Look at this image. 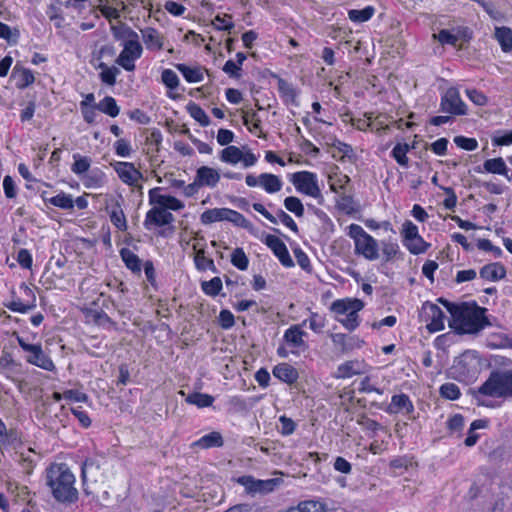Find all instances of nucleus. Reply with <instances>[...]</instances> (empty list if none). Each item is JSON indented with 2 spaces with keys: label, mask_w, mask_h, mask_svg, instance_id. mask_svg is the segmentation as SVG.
Returning <instances> with one entry per match:
<instances>
[{
  "label": "nucleus",
  "mask_w": 512,
  "mask_h": 512,
  "mask_svg": "<svg viewBox=\"0 0 512 512\" xmlns=\"http://www.w3.org/2000/svg\"><path fill=\"white\" fill-rule=\"evenodd\" d=\"M152 206L153 207L147 211L143 222L147 230L170 225L174 222V216L170 211L159 208L157 205Z\"/></svg>",
  "instance_id": "obj_15"
},
{
  "label": "nucleus",
  "mask_w": 512,
  "mask_h": 512,
  "mask_svg": "<svg viewBox=\"0 0 512 512\" xmlns=\"http://www.w3.org/2000/svg\"><path fill=\"white\" fill-rule=\"evenodd\" d=\"M96 108L109 115L110 117H116L120 113V108L116 103V100L111 96L104 97L97 105Z\"/></svg>",
  "instance_id": "obj_40"
},
{
  "label": "nucleus",
  "mask_w": 512,
  "mask_h": 512,
  "mask_svg": "<svg viewBox=\"0 0 512 512\" xmlns=\"http://www.w3.org/2000/svg\"><path fill=\"white\" fill-rule=\"evenodd\" d=\"M193 249L196 250L195 256H194V263L199 271H206L211 270L213 272H216V267L214 264V261L208 257L205 256L204 249H197V246L194 244Z\"/></svg>",
  "instance_id": "obj_32"
},
{
  "label": "nucleus",
  "mask_w": 512,
  "mask_h": 512,
  "mask_svg": "<svg viewBox=\"0 0 512 512\" xmlns=\"http://www.w3.org/2000/svg\"><path fill=\"white\" fill-rule=\"evenodd\" d=\"M291 182L299 193L312 197L316 199L319 204H323L324 197L315 173L310 171L296 172L292 174Z\"/></svg>",
  "instance_id": "obj_8"
},
{
  "label": "nucleus",
  "mask_w": 512,
  "mask_h": 512,
  "mask_svg": "<svg viewBox=\"0 0 512 512\" xmlns=\"http://www.w3.org/2000/svg\"><path fill=\"white\" fill-rule=\"evenodd\" d=\"M287 512H326V506L318 500H307L289 508Z\"/></svg>",
  "instance_id": "obj_34"
},
{
  "label": "nucleus",
  "mask_w": 512,
  "mask_h": 512,
  "mask_svg": "<svg viewBox=\"0 0 512 512\" xmlns=\"http://www.w3.org/2000/svg\"><path fill=\"white\" fill-rule=\"evenodd\" d=\"M20 289L23 290L25 295L31 298L30 303H23L20 300L12 301L7 307L13 312L26 313L36 307V298L31 288L26 284H22Z\"/></svg>",
  "instance_id": "obj_26"
},
{
  "label": "nucleus",
  "mask_w": 512,
  "mask_h": 512,
  "mask_svg": "<svg viewBox=\"0 0 512 512\" xmlns=\"http://www.w3.org/2000/svg\"><path fill=\"white\" fill-rule=\"evenodd\" d=\"M98 67L101 69V81L109 86L115 85L116 77L120 73L119 69L114 66L109 67L104 62H101Z\"/></svg>",
  "instance_id": "obj_44"
},
{
  "label": "nucleus",
  "mask_w": 512,
  "mask_h": 512,
  "mask_svg": "<svg viewBox=\"0 0 512 512\" xmlns=\"http://www.w3.org/2000/svg\"><path fill=\"white\" fill-rule=\"evenodd\" d=\"M495 38L499 42L502 51H512V30L508 27H496Z\"/></svg>",
  "instance_id": "obj_35"
},
{
  "label": "nucleus",
  "mask_w": 512,
  "mask_h": 512,
  "mask_svg": "<svg viewBox=\"0 0 512 512\" xmlns=\"http://www.w3.org/2000/svg\"><path fill=\"white\" fill-rule=\"evenodd\" d=\"M440 108L442 112L451 115H465L467 106L460 97L458 89L451 87L441 97Z\"/></svg>",
  "instance_id": "obj_13"
},
{
  "label": "nucleus",
  "mask_w": 512,
  "mask_h": 512,
  "mask_svg": "<svg viewBox=\"0 0 512 512\" xmlns=\"http://www.w3.org/2000/svg\"><path fill=\"white\" fill-rule=\"evenodd\" d=\"M245 183L251 188L261 187L268 194L278 193L283 187L282 179L272 173H261L258 176L248 174L245 177Z\"/></svg>",
  "instance_id": "obj_11"
},
{
  "label": "nucleus",
  "mask_w": 512,
  "mask_h": 512,
  "mask_svg": "<svg viewBox=\"0 0 512 512\" xmlns=\"http://www.w3.org/2000/svg\"><path fill=\"white\" fill-rule=\"evenodd\" d=\"M225 217L226 208H213L204 211L200 216V220L202 224L208 225L215 222L225 221Z\"/></svg>",
  "instance_id": "obj_37"
},
{
  "label": "nucleus",
  "mask_w": 512,
  "mask_h": 512,
  "mask_svg": "<svg viewBox=\"0 0 512 512\" xmlns=\"http://www.w3.org/2000/svg\"><path fill=\"white\" fill-rule=\"evenodd\" d=\"M225 221L232 222L233 224L248 229L251 227V223L247 220L241 213L238 211L232 210L230 208H226V217Z\"/></svg>",
  "instance_id": "obj_50"
},
{
  "label": "nucleus",
  "mask_w": 512,
  "mask_h": 512,
  "mask_svg": "<svg viewBox=\"0 0 512 512\" xmlns=\"http://www.w3.org/2000/svg\"><path fill=\"white\" fill-rule=\"evenodd\" d=\"M81 181L86 188L97 189L105 184L106 175L101 169L95 168L84 174Z\"/></svg>",
  "instance_id": "obj_25"
},
{
  "label": "nucleus",
  "mask_w": 512,
  "mask_h": 512,
  "mask_svg": "<svg viewBox=\"0 0 512 512\" xmlns=\"http://www.w3.org/2000/svg\"><path fill=\"white\" fill-rule=\"evenodd\" d=\"M309 324V328L315 333H321L323 328L325 327V318L320 316L317 313H312L309 319H306L302 322L301 326Z\"/></svg>",
  "instance_id": "obj_59"
},
{
  "label": "nucleus",
  "mask_w": 512,
  "mask_h": 512,
  "mask_svg": "<svg viewBox=\"0 0 512 512\" xmlns=\"http://www.w3.org/2000/svg\"><path fill=\"white\" fill-rule=\"evenodd\" d=\"M161 80L163 84L171 90H175L179 85V78L171 69H164L162 71Z\"/></svg>",
  "instance_id": "obj_60"
},
{
  "label": "nucleus",
  "mask_w": 512,
  "mask_h": 512,
  "mask_svg": "<svg viewBox=\"0 0 512 512\" xmlns=\"http://www.w3.org/2000/svg\"><path fill=\"white\" fill-rule=\"evenodd\" d=\"M19 346L26 352V361L46 371L55 370L53 361L48 357L40 344H30L23 337L17 336Z\"/></svg>",
  "instance_id": "obj_9"
},
{
  "label": "nucleus",
  "mask_w": 512,
  "mask_h": 512,
  "mask_svg": "<svg viewBox=\"0 0 512 512\" xmlns=\"http://www.w3.org/2000/svg\"><path fill=\"white\" fill-rule=\"evenodd\" d=\"M480 361L473 351H466L455 359L451 368L452 375L460 381H469L476 378L479 372Z\"/></svg>",
  "instance_id": "obj_7"
},
{
  "label": "nucleus",
  "mask_w": 512,
  "mask_h": 512,
  "mask_svg": "<svg viewBox=\"0 0 512 512\" xmlns=\"http://www.w3.org/2000/svg\"><path fill=\"white\" fill-rule=\"evenodd\" d=\"M213 24L216 29L224 30L231 33V30L234 28V23L232 21V16L229 14L216 15Z\"/></svg>",
  "instance_id": "obj_58"
},
{
  "label": "nucleus",
  "mask_w": 512,
  "mask_h": 512,
  "mask_svg": "<svg viewBox=\"0 0 512 512\" xmlns=\"http://www.w3.org/2000/svg\"><path fill=\"white\" fill-rule=\"evenodd\" d=\"M85 318L87 322L94 323L103 327H108L115 324L105 312L94 308L85 309Z\"/></svg>",
  "instance_id": "obj_30"
},
{
  "label": "nucleus",
  "mask_w": 512,
  "mask_h": 512,
  "mask_svg": "<svg viewBox=\"0 0 512 512\" xmlns=\"http://www.w3.org/2000/svg\"><path fill=\"white\" fill-rule=\"evenodd\" d=\"M413 411V403L411 402L409 396L404 393L393 395L391 403L386 408V412L389 414H398L400 412L410 414Z\"/></svg>",
  "instance_id": "obj_22"
},
{
  "label": "nucleus",
  "mask_w": 512,
  "mask_h": 512,
  "mask_svg": "<svg viewBox=\"0 0 512 512\" xmlns=\"http://www.w3.org/2000/svg\"><path fill=\"white\" fill-rule=\"evenodd\" d=\"M419 317L431 333L441 331L445 327L444 312L436 304L429 301L423 303Z\"/></svg>",
  "instance_id": "obj_10"
},
{
  "label": "nucleus",
  "mask_w": 512,
  "mask_h": 512,
  "mask_svg": "<svg viewBox=\"0 0 512 512\" xmlns=\"http://www.w3.org/2000/svg\"><path fill=\"white\" fill-rule=\"evenodd\" d=\"M347 235L354 242V253L368 261H375L379 258V244L377 240L368 234L362 226L350 224L347 227Z\"/></svg>",
  "instance_id": "obj_5"
},
{
  "label": "nucleus",
  "mask_w": 512,
  "mask_h": 512,
  "mask_svg": "<svg viewBox=\"0 0 512 512\" xmlns=\"http://www.w3.org/2000/svg\"><path fill=\"white\" fill-rule=\"evenodd\" d=\"M185 400L188 404L195 405L198 408H205L212 406L214 397L209 394L194 392L189 394Z\"/></svg>",
  "instance_id": "obj_39"
},
{
  "label": "nucleus",
  "mask_w": 512,
  "mask_h": 512,
  "mask_svg": "<svg viewBox=\"0 0 512 512\" xmlns=\"http://www.w3.org/2000/svg\"><path fill=\"white\" fill-rule=\"evenodd\" d=\"M279 92L286 102L296 103L297 93L295 89L286 81L279 80Z\"/></svg>",
  "instance_id": "obj_56"
},
{
  "label": "nucleus",
  "mask_w": 512,
  "mask_h": 512,
  "mask_svg": "<svg viewBox=\"0 0 512 512\" xmlns=\"http://www.w3.org/2000/svg\"><path fill=\"white\" fill-rule=\"evenodd\" d=\"M439 301L451 314L450 327L460 333L474 334L489 324L483 308L470 306L467 303L454 304L442 298Z\"/></svg>",
  "instance_id": "obj_2"
},
{
  "label": "nucleus",
  "mask_w": 512,
  "mask_h": 512,
  "mask_svg": "<svg viewBox=\"0 0 512 512\" xmlns=\"http://www.w3.org/2000/svg\"><path fill=\"white\" fill-rule=\"evenodd\" d=\"M454 142L459 148L464 149L466 151H473L478 147V142L475 138L456 136L454 138Z\"/></svg>",
  "instance_id": "obj_62"
},
{
  "label": "nucleus",
  "mask_w": 512,
  "mask_h": 512,
  "mask_svg": "<svg viewBox=\"0 0 512 512\" xmlns=\"http://www.w3.org/2000/svg\"><path fill=\"white\" fill-rule=\"evenodd\" d=\"M223 444L224 440L221 433L218 431H213L193 442L191 446L193 448L198 447L201 449H209L214 447H222Z\"/></svg>",
  "instance_id": "obj_27"
},
{
  "label": "nucleus",
  "mask_w": 512,
  "mask_h": 512,
  "mask_svg": "<svg viewBox=\"0 0 512 512\" xmlns=\"http://www.w3.org/2000/svg\"><path fill=\"white\" fill-rule=\"evenodd\" d=\"M307 333L301 329V325H292L283 335V345L277 349L278 356L282 358L288 357L289 353L299 355L304 352L308 346L304 340Z\"/></svg>",
  "instance_id": "obj_6"
},
{
  "label": "nucleus",
  "mask_w": 512,
  "mask_h": 512,
  "mask_svg": "<svg viewBox=\"0 0 512 512\" xmlns=\"http://www.w3.org/2000/svg\"><path fill=\"white\" fill-rule=\"evenodd\" d=\"M506 276L505 267L500 263H491L480 269V277L488 281H498Z\"/></svg>",
  "instance_id": "obj_28"
},
{
  "label": "nucleus",
  "mask_w": 512,
  "mask_h": 512,
  "mask_svg": "<svg viewBox=\"0 0 512 512\" xmlns=\"http://www.w3.org/2000/svg\"><path fill=\"white\" fill-rule=\"evenodd\" d=\"M466 95L477 106H484L488 102L487 96L476 89H467Z\"/></svg>",
  "instance_id": "obj_64"
},
{
  "label": "nucleus",
  "mask_w": 512,
  "mask_h": 512,
  "mask_svg": "<svg viewBox=\"0 0 512 512\" xmlns=\"http://www.w3.org/2000/svg\"><path fill=\"white\" fill-rule=\"evenodd\" d=\"M162 188L155 187L149 190V204L157 205L159 208L166 209V211H179L184 208V203L171 195L161 194Z\"/></svg>",
  "instance_id": "obj_14"
},
{
  "label": "nucleus",
  "mask_w": 512,
  "mask_h": 512,
  "mask_svg": "<svg viewBox=\"0 0 512 512\" xmlns=\"http://www.w3.org/2000/svg\"><path fill=\"white\" fill-rule=\"evenodd\" d=\"M21 442L16 429H8L0 419V449L15 448Z\"/></svg>",
  "instance_id": "obj_23"
},
{
  "label": "nucleus",
  "mask_w": 512,
  "mask_h": 512,
  "mask_svg": "<svg viewBox=\"0 0 512 512\" xmlns=\"http://www.w3.org/2000/svg\"><path fill=\"white\" fill-rule=\"evenodd\" d=\"M409 145L404 143V144H401V143H398L394 146L391 154H392V157L395 159V161L400 165V166H403V167H407L408 166V157H407V153L409 152Z\"/></svg>",
  "instance_id": "obj_48"
},
{
  "label": "nucleus",
  "mask_w": 512,
  "mask_h": 512,
  "mask_svg": "<svg viewBox=\"0 0 512 512\" xmlns=\"http://www.w3.org/2000/svg\"><path fill=\"white\" fill-rule=\"evenodd\" d=\"M140 33L148 51H160L164 48L165 37L156 28L145 27L140 30Z\"/></svg>",
  "instance_id": "obj_19"
},
{
  "label": "nucleus",
  "mask_w": 512,
  "mask_h": 512,
  "mask_svg": "<svg viewBox=\"0 0 512 512\" xmlns=\"http://www.w3.org/2000/svg\"><path fill=\"white\" fill-rule=\"evenodd\" d=\"M242 150L237 146H227L220 153V160L224 163L236 165L241 161Z\"/></svg>",
  "instance_id": "obj_38"
},
{
  "label": "nucleus",
  "mask_w": 512,
  "mask_h": 512,
  "mask_svg": "<svg viewBox=\"0 0 512 512\" xmlns=\"http://www.w3.org/2000/svg\"><path fill=\"white\" fill-rule=\"evenodd\" d=\"M374 12L375 9L372 6H367L361 10L351 9L348 11V17L352 22L363 23L371 19Z\"/></svg>",
  "instance_id": "obj_45"
},
{
  "label": "nucleus",
  "mask_w": 512,
  "mask_h": 512,
  "mask_svg": "<svg viewBox=\"0 0 512 512\" xmlns=\"http://www.w3.org/2000/svg\"><path fill=\"white\" fill-rule=\"evenodd\" d=\"M16 78H17L16 85L20 89H24V88L28 87L35 80V77H34L32 71L29 69H26V68L18 69Z\"/></svg>",
  "instance_id": "obj_53"
},
{
  "label": "nucleus",
  "mask_w": 512,
  "mask_h": 512,
  "mask_svg": "<svg viewBox=\"0 0 512 512\" xmlns=\"http://www.w3.org/2000/svg\"><path fill=\"white\" fill-rule=\"evenodd\" d=\"M360 363L358 361H347L337 368V377L349 378L360 373Z\"/></svg>",
  "instance_id": "obj_43"
},
{
  "label": "nucleus",
  "mask_w": 512,
  "mask_h": 512,
  "mask_svg": "<svg viewBox=\"0 0 512 512\" xmlns=\"http://www.w3.org/2000/svg\"><path fill=\"white\" fill-rule=\"evenodd\" d=\"M364 303L360 299H339L331 304V311L338 315L359 312L363 309Z\"/></svg>",
  "instance_id": "obj_21"
},
{
  "label": "nucleus",
  "mask_w": 512,
  "mask_h": 512,
  "mask_svg": "<svg viewBox=\"0 0 512 512\" xmlns=\"http://www.w3.org/2000/svg\"><path fill=\"white\" fill-rule=\"evenodd\" d=\"M285 267L294 266V262L288 252L285 243L275 235H267L263 241Z\"/></svg>",
  "instance_id": "obj_18"
},
{
  "label": "nucleus",
  "mask_w": 512,
  "mask_h": 512,
  "mask_svg": "<svg viewBox=\"0 0 512 512\" xmlns=\"http://www.w3.org/2000/svg\"><path fill=\"white\" fill-rule=\"evenodd\" d=\"M440 395L449 400H456L460 397V389L455 383L447 382L441 385Z\"/></svg>",
  "instance_id": "obj_55"
},
{
  "label": "nucleus",
  "mask_w": 512,
  "mask_h": 512,
  "mask_svg": "<svg viewBox=\"0 0 512 512\" xmlns=\"http://www.w3.org/2000/svg\"><path fill=\"white\" fill-rule=\"evenodd\" d=\"M253 209L260 213L263 217H265L269 222L273 224H277L278 221H280L283 225L288 227L290 230H292L295 233H298L299 229L296 224V222L293 220V218L287 214L282 209H279L276 213V216L272 215L261 203H254L252 205Z\"/></svg>",
  "instance_id": "obj_17"
},
{
  "label": "nucleus",
  "mask_w": 512,
  "mask_h": 512,
  "mask_svg": "<svg viewBox=\"0 0 512 512\" xmlns=\"http://www.w3.org/2000/svg\"><path fill=\"white\" fill-rule=\"evenodd\" d=\"M115 36L123 39L121 43L122 50L115 60L116 64L125 71H134L136 68L135 62L141 58L144 51L138 33L130 27H126L121 35L115 33Z\"/></svg>",
  "instance_id": "obj_4"
},
{
  "label": "nucleus",
  "mask_w": 512,
  "mask_h": 512,
  "mask_svg": "<svg viewBox=\"0 0 512 512\" xmlns=\"http://www.w3.org/2000/svg\"><path fill=\"white\" fill-rule=\"evenodd\" d=\"M225 221L232 222L233 224L248 229L251 227V223L247 220L241 213L238 211L232 210L230 208H226V217Z\"/></svg>",
  "instance_id": "obj_51"
},
{
  "label": "nucleus",
  "mask_w": 512,
  "mask_h": 512,
  "mask_svg": "<svg viewBox=\"0 0 512 512\" xmlns=\"http://www.w3.org/2000/svg\"><path fill=\"white\" fill-rule=\"evenodd\" d=\"M284 207L296 217L304 216V205L298 197L288 196L284 199Z\"/></svg>",
  "instance_id": "obj_47"
},
{
  "label": "nucleus",
  "mask_w": 512,
  "mask_h": 512,
  "mask_svg": "<svg viewBox=\"0 0 512 512\" xmlns=\"http://www.w3.org/2000/svg\"><path fill=\"white\" fill-rule=\"evenodd\" d=\"M73 159L74 163L71 166V170L74 174L82 177L89 171L91 166V159L80 154H74Z\"/></svg>",
  "instance_id": "obj_42"
},
{
  "label": "nucleus",
  "mask_w": 512,
  "mask_h": 512,
  "mask_svg": "<svg viewBox=\"0 0 512 512\" xmlns=\"http://www.w3.org/2000/svg\"><path fill=\"white\" fill-rule=\"evenodd\" d=\"M235 481L242 485L245 488L246 493L251 496H255L257 494L264 495L272 492L278 482L277 479L260 480L251 475L240 476Z\"/></svg>",
  "instance_id": "obj_12"
},
{
  "label": "nucleus",
  "mask_w": 512,
  "mask_h": 512,
  "mask_svg": "<svg viewBox=\"0 0 512 512\" xmlns=\"http://www.w3.org/2000/svg\"><path fill=\"white\" fill-rule=\"evenodd\" d=\"M402 242L405 244L409 240H413L414 237L419 235L418 227L410 220H406L402 224L401 229Z\"/></svg>",
  "instance_id": "obj_54"
},
{
  "label": "nucleus",
  "mask_w": 512,
  "mask_h": 512,
  "mask_svg": "<svg viewBox=\"0 0 512 512\" xmlns=\"http://www.w3.org/2000/svg\"><path fill=\"white\" fill-rule=\"evenodd\" d=\"M114 149L116 155L119 157H129L132 154V147L128 140L126 139H118L114 143Z\"/></svg>",
  "instance_id": "obj_61"
},
{
  "label": "nucleus",
  "mask_w": 512,
  "mask_h": 512,
  "mask_svg": "<svg viewBox=\"0 0 512 512\" xmlns=\"http://www.w3.org/2000/svg\"><path fill=\"white\" fill-rule=\"evenodd\" d=\"M196 184L201 187L215 188L220 181V173L217 169L209 166H201L196 171Z\"/></svg>",
  "instance_id": "obj_20"
},
{
  "label": "nucleus",
  "mask_w": 512,
  "mask_h": 512,
  "mask_svg": "<svg viewBox=\"0 0 512 512\" xmlns=\"http://www.w3.org/2000/svg\"><path fill=\"white\" fill-rule=\"evenodd\" d=\"M113 168L120 180L129 186H138L143 179L142 173L131 162H116Z\"/></svg>",
  "instance_id": "obj_16"
},
{
  "label": "nucleus",
  "mask_w": 512,
  "mask_h": 512,
  "mask_svg": "<svg viewBox=\"0 0 512 512\" xmlns=\"http://www.w3.org/2000/svg\"><path fill=\"white\" fill-rule=\"evenodd\" d=\"M231 263L242 271L248 268L249 260L242 248L234 249L231 254Z\"/></svg>",
  "instance_id": "obj_52"
},
{
  "label": "nucleus",
  "mask_w": 512,
  "mask_h": 512,
  "mask_svg": "<svg viewBox=\"0 0 512 512\" xmlns=\"http://www.w3.org/2000/svg\"><path fill=\"white\" fill-rule=\"evenodd\" d=\"M44 202L50 203L51 205L64 209L71 210L74 208V199L72 195L61 192L53 197H47V192L41 194Z\"/></svg>",
  "instance_id": "obj_29"
},
{
  "label": "nucleus",
  "mask_w": 512,
  "mask_h": 512,
  "mask_svg": "<svg viewBox=\"0 0 512 512\" xmlns=\"http://www.w3.org/2000/svg\"><path fill=\"white\" fill-rule=\"evenodd\" d=\"M483 171L491 174L507 176L509 171L502 157L487 159L483 163Z\"/></svg>",
  "instance_id": "obj_31"
},
{
  "label": "nucleus",
  "mask_w": 512,
  "mask_h": 512,
  "mask_svg": "<svg viewBox=\"0 0 512 512\" xmlns=\"http://www.w3.org/2000/svg\"><path fill=\"white\" fill-rule=\"evenodd\" d=\"M381 251L385 261H390L400 252V247L395 241L384 240L381 242Z\"/></svg>",
  "instance_id": "obj_49"
},
{
  "label": "nucleus",
  "mask_w": 512,
  "mask_h": 512,
  "mask_svg": "<svg viewBox=\"0 0 512 512\" xmlns=\"http://www.w3.org/2000/svg\"><path fill=\"white\" fill-rule=\"evenodd\" d=\"M473 398L478 406L487 408L499 407L492 398H512V370L492 372L473 392Z\"/></svg>",
  "instance_id": "obj_3"
},
{
  "label": "nucleus",
  "mask_w": 512,
  "mask_h": 512,
  "mask_svg": "<svg viewBox=\"0 0 512 512\" xmlns=\"http://www.w3.org/2000/svg\"><path fill=\"white\" fill-rule=\"evenodd\" d=\"M190 116L196 120L201 126L206 127L210 124V119L206 112L197 104L190 103L187 106Z\"/></svg>",
  "instance_id": "obj_46"
},
{
  "label": "nucleus",
  "mask_w": 512,
  "mask_h": 512,
  "mask_svg": "<svg viewBox=\"0 0 512 512\" xmlns=\"http://www.w3.org/2000/svg\"><path fill=\"white\" fill-rule=\"evenodd\" d=\"M222 289V281L219 277H214L209 281L202 283V290L209 296H217Z\"/></svg>",
  "instance_id": "obj_57"
},
{
  "label": "nucleus",
  "mask_w": 512,
  "mask_h": 512,
  "mask_svg": "<svg viewBox=\"0 0 512 512\" xmlns=\"http://www.w3.org/2000/svg\"><path fill=\"white\" fill-rule=\"evenodd\" d=\"M176 68L189 83H199L203 80V71L199 67H189L185 64H177Z\"/></svg>",
  "instance_id": "obj_33"
},
{
  "label": "nucleus",
  "mask_w": 512,
  "mask_h": 512,
  "mask_svg": "<svg viewBox=\"0 0 512 512\" xmlns=\"http://www.w3.org/2000/svg\"><path fill=\"white\" fill-rule=\"evenodd\" d=\"M273 376L287 384L297 381L299 374L296 368L288 363H280L273 368Z\"/></svg>",
  "instance_id": "obj_24"
},
{
  "label": "nucleus",
  "mask_w": 512,
  "mask_h": 512,
  "mask_svg": "<svg viewBox=\"0 0 512 512\" xmlns=\"http://www.w3.org/2000/svg\"><path fill=\"white\" fill-rule=\"evenodd\" d=\"M45 483L53 498L62 504H72L78 500L76 478L64 463H54L45 470Z\"/></svg>",
  "instance_id": "obj_1"
},
{
  "label": "nucleus",
  "mask_w": 512,
  "mask_h": 512,
  "mask_svg": "<svg viewBox=\"0 0 512 512\" xmlns=\"http://www.w3.org/2000/svg\"><path fill=\"white\" fill-rule=\"evenodd\" d=\"M495 146H508L512 144V131H498L492 138Z\"/></svg>",
  "instance_id": "obj_63"
},
{
  "label": "nucleus",
  "mask_w": 512,
  "mask_h": 512,
  "mask_svg": "<svg viewBox=\"0 0 512 512\" xmlns=\"http://www.w3.org/2000/svg\"><path fill=\"white\" fill-rule=\"evenodd\" d=\"M407 250L413 255H419L425 253L431 246L430 243L426 242L422 236L419 234L414 237L413 240H409L405 244H403Z\"/></svg>",
  "instance_id": "obj_41"
},
{
  "label": "nucleus",
  "mask_w": 512,
  "mask_h": 512,
  "mask_svg": "<svg viewBox=\"0 0 512 512\" xmlns=\"http://www.w3.org/2000/svg\"><path fill=\"white\" fill-rule=\"evenodd\" d=\"M120 255L128 269L134 273L141 272V261L133 251L128 248H123L120 251Z\"/></svg>",
  "instance_id": "obj_36"
}]
</instances>
